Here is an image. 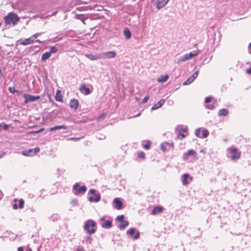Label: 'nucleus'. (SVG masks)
Returning a JSON list of instances; mask_svg holds the SVG:
<instances>
[{
  "label": "nucleus",
  "mask_w": 251,
  "mask_h": 251,
  "mask_svg": "<svg viewBox=\"0 0 251 251\" xmlns=\"http://www.w3.org/2000/svg\"><path fill=\"white\" fill-rule=\"evenodd\" d=\"M95 190L93 189H91L89 191V194H91L93 195V197H90L88 198V200L91 202H98L100 201V195L99 193H96Z\"/></svg>",
  "instance_id": "obj_7"
},
{
  "label": "nucleus",
  "mask_w": 251,
  "mask_h": 251,
  "mask_svg": "<svg viewBox=\"0 0 251 251\" xmlns=\"http://www.w3.org/2000/svg\"><path fill=\"white\" fill-rule=\"evenodd\" d=\"M1 156H0V158L1 157Z\"/></svg>",
  "instance_id": "obj_60"
},
{
  "label": "nucleus",
  "mask_w": 251,
  "mask_h": 251,
  "mask_svg": "<svg viewBox=\"0 0 251 251\" xmlns=\"http://www.w3.org/2000/svg\"><path fill=\"white\" fill-rule=\"evenodd\" d=\"M25 98L24 103L26 104L29 102H33L40 99V96H33L28 94L24 95Z\"/></svg>",
  "instance_id": "obj_8"
},
{
  "label": "nucleus",
  "mask_w": 251,
  "mask_h": 251,
  "mask_svg": "<svg viewBox=\"0 0 251 251\" xmlns=\"http://www.w3.org/2000/svg\"><path fill=\"white\" fill-rule=\"evenodd\" d=\"M74 251H85L84 248L82 246L77 247Z\"/></svg>",
  "instance_id": "obj_41"
},
{
  "label": "nucleus",
  "mask_w": 251,
  "mask_h": 251,
  "mask_svg": "<svg viewBox=\"0 0 251 251\" xmlns=\"http://www.w3.org/2000/svg\"><path fill=\"white\" fill-rule=\"evenodd\" d=\"M26 251H32V250L30 248H28L26 250Z\"/></svg>",
  "instance_id": "obj_57"
},
{
  "label": "nucleus",
  "mask_w": 251,
  "mask_h": 251,
  "mask_svg": "<svg viewBox=\"0 0 251 251\" xmlns=\"http://www.w3.org/2000/svg\"><path fill=\"white\" fill-rule=\"evenodd\" d=\"M169 78L168 75H161L157 78V81L160 83H164L166 82Z\"/></svg>",
  "instance_id": "obj_23"
},
{
  "label": "nucleus",
  "mask_w": 251,
  "mask_h": 251,
  "mask_svg": "<svg viewBox=\"0 0 251 251\" xmlns=\"http://www.w3.org/2000/svg\"><path fill=\"white\" fill-rule=\"evenodd\" d=\"M189 176L188 174H185L181 176V181L183 185H186L188 184L187 179Z\"/></svg>",
  "instance_id": "obj_25"
},
{
  "label": "nucleus",
  "mask_w": 251,
  "mask_h": 251,
  "mask_svg": "<svg viewBox=\"0 0 251 251\" xmlns=\"http://www.w3.org/2000/svg\"><path fill=\"white\" fill-rule=\"evenodd\" d=\"M96 226V222L92 220H88L84 224L83 228L86 233L91 235L96 232L95 226Z\"/></svg>",
  "instance_id": "obj_2"
},
{
  "label": "nucleus",
  "mask_w": 251,
  "mask_h": 251,
  "mask_svg": "<svg viewBox=\"0 0 251 251\" xmlns=\"http://www.w3.org/2000/svg\"><path fill=\"white\" fill-rule=\"evenodd\" d=\"M196 152L193 150H190L187 152H184L182 155V159L184 161H186L188 159L190 156L195 155Z\"/></svg>",
  "instance_id": "obj_13"
},
{
  "label": "nucleus",
  "mask_w": 251,
  "mask_h": 251,
  "mask_svg": "<svg viewBox=\"0 0 251 251\" xmlns=\"http://www.w3.org/2000/svg\"><path fill=\"white\" fill-rule=\"evenodd\" d=\"M8 90L9 92L12 94H14L16 92H17L18 91L16 90L15 88L14 87H10L8 88Z\"/></svg>",
  "instance_id": "obj_37"
},
{
  "label": "nucleus",
  "mask_w": 251,
  "mask_h": 251,
  "mask_svg": "<svg viewBox=\"0 0 251 251\" xmlns=\"http://www.w3.org/2000/svg\"><path fill=\"white\" fill-rule=\"evenodd\" d=\"M41 33H36L34 34H33L32 37H33V38H37L38 37H39V36H40L41 35Z\"/></svg>",
  "instance_id": "obj_47"
},
{
  "label": "nucleus",
  "mask_w": 251,
  "mask_h": 251,
  "mask_svg": "<svg viewBox=\"0 0 251 251\" xmlns=\"http://www.w3.org/2000/svg\"><path fill=\"white\" fill-rule=\"evenodd\" d=\"M58 92H60V91H59V90L57 91L56 94V96H55V100L57 101H63L62 97L58 94Z\"/></svg>",
  "instance_id": "obj_32"
},
{
  "label": "nucleus",
  "mask_w": 251,
  "mask_h": 251,
  "mask_svg": "<svg viewBox=\"0 0 251 251\" xmlns=\"http://www.w3.org/2000/svg\"><path fill=\"white\" fill-rule=\"evenodd\" d=\"M124 35L126 39H129L131 37V32L128 28H125L124 29Z\"/></svg>",
  "instance_id": "obj_24"
},
{
  "label": "nucleus",
  "mask_w": 251,
  "mask_h": 251,
  "mask_svg": "<svg viewBox=\"0 0 251 251\" xmlns=\"http://www.w3.org/2000/svg\"><path fill=\"white\" fill-rule=\"evenodd\" d=\"M246 72L248 74H251V66L250 67L249 69L246 70Z\"/></svg>",
  "instance_id": "obj_50"
},
{
  "label": "nucleus",
  "mask_w": 251,
  "mask_h": 251,
  "mask_svg": "<svg viewBox=\"0 0 251 251\" xmlns=\"http://www.w3.org/2000/svg\"><path fill=\"white\" fill-rule=\"evenodd\" d=\"M24 201L23 199H20L19 203V207L20 208H22L24 207Z\"/></svg>",
  "instance_id": "obj_39"
},
{
  "label": "nucleus",
  "mask_w": 251,
  "mask_h": 251,
  "mask_svg": "<svg viewBox=\"0 0 251 251\" xmlns=\"http://www.w3.org/2000/svg\"><path fill=\"white\" fill-rule=\"evenodd\" d=\"M1 126V125H0V127Z\"/></svg>",
  "instance_id": "obj_61"
},
{
  "label": "nucleus",
  "mask_w": 251,
  "mask_h": 251,
  "mask_svg": "<svg viewBox=\"0 0 251 251\" xmlns=\"http://www.w3.org/2000/svg\"><path fill=\"white\" fill-rule=\"evenodd\" d=\"M201 132V128H197L195 130V135L198 137H200V133Z\"/></svg>",
  "instance_id": "obj_40"
},
{
  "label": "nucleus",
  "mask_w": 251,
  "mask_h": 251,
  "mask_svg": "<svg viewBox=\"0 0 251 251\" xmlns=\"http://www.w3.org/2000/svg\"><path fill=\"white\" fill-rule=\"evenodd\" d=\"M85 56L89 59L93 61L101 59L100 53L95 54L92 53L85 54Z\"/></svg>",
  "instance_id": "obj_14"
},
{
  "label": "nucleus",
  "mask_w": 251,
  "mask_h": 251,
  "mask_svg": "<svg viewBox=\"0 0 251 251\" xmlns=\"http://www.w3.org/2000/svg\"><path fill=\"white\" fill-rule=\"evenodd\" d=\"M13 208L14 209H17L18 208V206L16 204H15L13 205Z\"/></svg>",
  "instance_id": "obj_54"
},
{
  "label": "nucleus",
  "mask_w": 251,
  "mask_h": 251,
  "mask_svg": "<svg viewBox=\"0 0 251 251\" xmlns=\"http://www.w3.org/2000/svg\"><path fill=\"white\" fill-rule=\"evenodd\" d=\"M227 155L232 160H235L240 158L241 153L235 148L231 147L227 149Z\"/></svg>",
  "instance_id": "obj_3"
},
{
  "label": "nucleus",
  "mask_w": 251,
  "mask_h": 251,
  "mask_svg": "<svg viewBox=\"0 0 251 251\" xmlns=\"http://www.w3.org/2000/svg\"><path fill=\"white\" fill-rule=\"evenodd\" d=\"M249 52L251 54V43L249 44Z\"/></svg>",
  "instance_id": "obj_51"
},
{
  "label": "nucleus",
  "mask_w": 251,
  "mask_h": 251,
  "mask_svg": "<svg viewBox=\"0 0 251 251\" xmlns=\"http://www.w3.org/2000/svg\"><path fill=\"white\" fill-rule=\"evenodd\" d=\"M194 79H193L191 76H190L184 83L183 85H189L190 83H191L192 82H193Z\"/></svg>",
  "instance_id": "obj_31"
},
{
  "label": "nucleus",
  "mask_w": 251,
  "mask_h": 251,
  "mask_svg": "<svg viewBox=\"0 0 251 251\" xmlns=\"http://www.w3.org/2000/svg\"><path fill=\"white\" fill-rule=\"evenodd\" d=\"M116 220L118 222L122 223L125 221L124 220V216L123 215L118 216L117 217Z\"/></svg>",
  "instance_id": "obj_35"
},
{
  "label": "nucleus",
  "mask_w": 251,
  "mask_h": 251,
  "mask_svg": "<svg viewBox=\"0 0 251 251\" xmlns=\"http://www.w3.org/2000/svg\"><path fill=\"white\" fill-rule=\"evenodd\" d=\"M20 20V17L17 14L13 12H10L4 17L5 24L7 25H15Z\"/></svg>",
  "instance_id": "obj_1"
},
{
  "label": "nucleus",
  "mask_w": 251,
  "mask_h": 251,
  "mask_svg": "<svg viewBox=\"0 0 251 251\" xmlns=\"http://www.w3.org/2000/svg\"><path fill=\"white\" fill-rule=\"evenodd\" d=\"M138 157L140 158H145V153L143 151H139L138 152Z\"/></svg>",
  "instance_id": "obj_44"
},
{
  "label": "nucleus",
  "mask_w": 251,
  "mask_h": 251,
  "mask_svg": "<svg viewBox=\"0 0 251 251\" xmlns=\"http://www.w3.org/2000/svg\"><path fill=\"white\" fill-rule=\"evenodd\" d=\"M149 96H146L143 100H142V102L143 103H146L148 100H149Z\"/></svg>",
  "instance_id": "obj_46"
},
{
  "label": "nucleus",
  "mask_w": 251,
  "mask_h": 251,
  "mask_svg": "<svg viewBox=\"0 0 251 251\" xmlns=\"http://www.w3.org/2000/svg\"><path fill=\"white\" fill-rule=\"evenodd\" d=\"M129 225V223L127 221H124V222H122L120 225L118 226V228L121 230H123L125 229V228L127 226Z\"/></svg>",
  "instance_id": "obj_22"
},
{
  "label": "nucleus",
  "mask_w": 251,
  "mask_h": 251,
  "mask_svg": "<svg viewBox=\"0 0 251 251\" xmlns=\"http://www.w3.org/2000/svg\"><path fill=\"white\" fill-rule=\"evenodd\" d=\"M79 91L84 95H87L90 94L91 92L90 89L86 87L84 84H82L79 89Z\"/></svg>",
  "instance_id": "obj_15"
},
{
  "label": "nucleus",
  "mask_w": 251,
  "mask_h": 251,
  "mask_svg": "<svg viewBox=\"0 0 251 251\" xmlns=\"http://www.w3.org/2000/svg\"><path fill=\"white\" fill-rule=\"evenodd\" d=\"M126 234L132 237L134 239H137L140 236V232L136 230L135 228L132 227L126 231Z\"/></svg>",
  "instance_id": "obj_10"
},
{
  "label": "nucleus",
  "mask_w": 251,
  "mask_h": 251,
  "mask_svg": "<svg viewBox=\"0 0 251 251\" xmlns=\"http://www.w3.org/2000/svg\"><path fill=\"white\" fill-rule=\"evenodd\" d=\"M186 61V59H185V57H184V55H182V56H179L178 58H177L176 60H175V62L176 63H177V64H179L181 62H183V61Z\"/></svg>",
  "instance_id": "obj_30"
},
{
  "label": "nucleus",
  "mask_w": 251,
  "mask_h": 251,
  "mask_svg": "<svg viewBox=\"0 0 251 251\" xmlns=\"http://www.w3.org/2000/svg\"><path fill=\"white\" fill-rule=\"evenodd\" d=\"M163 208L161 206H155L151 212V215H156L162 212Z\"/></svg>",
  "instance_id": "obj_21"
},
{
  "label": "nucleus",
  "mask_w": 251,
  "mask_h": 251,
  "mask_svg": "<svg viewBox=\"0 0 251 251\" xmlns=\"http://www.w3.org/2000/svg\"><path fill=\"white\" fill-rule=\"evenodd\" d=\"M206 107L209 109H212L214 108V106L212 104H208L206 105Z\"/></svg>",
  "instance_id": "obj_45"
},
{
  "label": "nucleus",
  "mask_w": 251,
  "mask_h": 251,
  "mask_svg": "<svg viewBox=\"0 0 251 251\" xmlns=\"http://www.w3.org/2000/svg\"><path fill=\"white\" fill-rule=\"evenodd\" d=\"M57 50H58L56 47L52 46L50 48V51L49 52H50V54H51L52 53H56L57 51Z\"/></svg>",
  "instance_id": "obj_34"
},
{
  "label": "nucleus",
  "mask_w": 251,
  "mask_h": 251,
  "mask_svg": "<svg viewBox=\"0 0 251 251\" xmlns=\"http://www.w3.org/2000/svg\"><path fill=\"white\" fill-rule=\"evenodd\" d=\"M139 115H140V114L139 113V114H138V115H136V116H139Z\"/></svg>",
  "instance_id": "obj_59"
},
{
  "label": "nucleus",
  "mask_w": 251,
  "mask_h": 251,
  "mask_svg": "<svg viewBox=\"0 0 251 251\" xmlns=\"http://www.w3.org/2000/svg\"><path fill=\"white\" fill-rule=\"evenodd\" d=\"M40 151L39 148H35L34 149H30L23 151L22 153L23 155L26 156H32L35 155Z\"/></svg>",
  "instance_id": "obj_6"
},
{
  "label": "nucleus",
  "mask_w": 251,
  "mask_h": 251,
  "mask_svg": "<svg viewBox=\"0 0 251 251\" xmlns=\"http://www.w3.org/2000/svg\"><path fill=\"white\" fill-rule=\"evenodd\" d=\"M105 116V114H104V113L102 114L100 116L97 117V120L98 121H101L104 118Z\"/></svg>",
  "instance_id": "obj_38"
},
{
  "label": "nucleus",
  "mask_w": 251,
  "mask_h": 251,
  "mask_svg": "<svg viewBox=\"0 0 251 251\" xmlns=\"http://www.w3.org/2000/svg\"><path fill=\"white\" fill-rule=\"evenodd\" d=\"M43 128H42V129H41L40 130L36 131V133H38V132H40V131H43Z\"/></svg>",
  "instance_id": "obj_56"
},
{
  "label": "nucleus",
  "mask_w": 251,
  "mask_h": 251,
  "mask_svg": "<svg viewBox=\"0 0 251 251\" xmlns=\"http://www.w3.org/2000/svg\"><path fill=\"white\" fill-rule=\"evenodd\" d=\"M51 54H50V52H49V51H47L46 52H45L43 54L42 56V57H41V60L42 61H46V60H47L48 59H49L50 56Z\"/></svg>",
  "instance_id": "obj_29"
},
{
  "label": "nucleus",
  "mask_w": 251,
  "mask_h": 251,
  "mask_svg": "<svg viewBox=\"0 0 251 251\" xmlns=\"http://www.w3.org/2000/svg\"><path fill=\"white\" fill-rule=\"evenodd\" d=\"M198 74H199V71H197L191 76V77L193 78V79L195 80V79L198 77Z\"/></svg>",
  "instance_id": "obj_42"
},
{
  "label": "nucleus",
  "mask_w": 251,
  "mask_h": 251,
  "mask_svg": "<svg viewBox=\"0 0 251 251\" xmlns=\"http://www.w3.org/2000/svg\"><path fill=\"white\" fill-rule=\"evenodd\" d=\"M112 221L111 220H106L104 217H102L100 219V223L101 227L105 228H109L112 226Z\"/></svg>",
  "instance_id": "obj_11"
},
{
  "label": "nucleus",
  "mask_w": 251,
  "mask_h": 251,
  "mask_svg": "<svg viewBox=\"0 0 251 251\" xmlns=\"http://www.w3.org/2000/svg\"><path fill=\"white\" fill-rule=\"evenodd\" d=\"M176 130L178 133V138L181 140L185 137H186V135L184 134V133L186 132L188 129V127L187 126H182V125H178L176 127Z\"/></svg>",
  "instance_id": "obj_4"
},
{
  "label": "nucleus",
  "mask_w": 251,
  "mask_h": 251,
  "mask_svg": "<svg viewBox=\"0 0 251 251\" xmlns=\"http://www.w3.org/2000/svg\"><path fill=\"white\" fill-rule=\"evenodd\" d=\"M71 204L74 206H77L78 205V201L76 199H74L71 201Z\"/></svg>",
  "instance_id": "obj_36"
},
{
  "label": "nucleus",
  "mask_w": 251,
  "mask_h": 251,
  "mask_svg": "<svg viewBox=\"0 0 251 251\" xmlns=\"http://www.w3.org/2000/svg\"><path fill=\"white\" fill-rule=\"evenodd\" d=\"M117 56V53L115 51H108L100 53L101 59H112L114 58Z\"/></svg>",
  "instance_id": "obj_9"
},
{
  "label": "nucleus",
  "mask_w": 251,
  "mask_h": 251,
  "mask_svg": "<svg viewBox=\"0 0 251 251\" xmlns=\"http://www.w3.org/2000/svg\"><path fill=\"white\" fill-rule=\"evenodd\" d=\"M199 52L197 50H193L192 52H189V53H186L184 55L185 59L186 60L190 59L193 57L196 56L198 55Z\"/></svg>",
  "instance_id": "obj_18"
},
{
  "label": "nucleus",
  "mask_w": 251,
  "mask_h": 251,
  "mask_svg": "<svg viewBox=\"0 0 251 251\" xmlns=\"http://www.w3.org/2000/svg\"><path fill=\"white\" fill-rule=\"evenodd\" d=\"M67 126L64 125H61V126L59 125V126H55L53 127H51L50 128V131H52L57 130V129H67Z\"/></svg>",
  "instance_id": "obj_26"
},
{
  "label": "nucleus",
  "mask_w": 251,
  "mask_h": 251,
  "mask_svg": "<svg viewBox=\"0 0 251 251\" xmlns=\"http://www.w3.org/2000/svg\"><path fill=\"white\" fill-rule=\"evenodd\" d=\"M79 105V101L77 100L73 99L70 100V106L71 109L76 110Z\"/></svg>",
  "instance_id": "obj_16"
},
{
  "label": "nucleus",
  "mask_w": 251,
  "mask_h": 251,
  "mask_svg": "<svg viewBox=\"0 0 251 251\" xmlns=\"http://www.w3.org/2000/svg\"><path fill=\"white\" fill-rule=\"evenodd\" d=\"M228 110L225 108H223V109H220L218 112V115L219 116H226L228 115Z\"/></svg>",
  "instance_id": "obj_28"
},
{
  "label": "nucleus",
  "mask_w": 251,
  "mask_h": 251,
  "mask_svg": "<svg viewBox=\"0 0 251 251\" xmlns=\"http://www.w3.org/2000/svg\"><path fill=\"white\" fill-rule=\"evenodd\" d=\"M79 139H80L79 138H71L70 139V140H75V141H77V140H78Z\"/></svg>",
  "instance_id": "obj_53"
},
{
  "label": "nucleus",
  "mask_w": 251,
  "mask_h": 251,
  "mask_svg": "<svg viewBox=\"0 0 251 251\" xmlns=\"http://www.w3.org/2000/svg\"><path fill=\"white\" fill-rule=\"evenodd\" d=\"M166 0L168 2L170 0Z\"/></svg>",
  "instance_id": "obj_58"
},
{
  "label": "nucleus",
  "mask_w": 251,
  "mask_h": 251,
  "mask_svg": "<svg viewBox=\"0 0 251 251\" xmlns=\"http://www.w3.org/2000/svg\"><path fill=\"white\" fill-rule=\"evenodd\" d=\"M91 238L90 236H87L86 237V242H87L88 241H89V243H91Z\"/></svg>",
  "instance_id": "obj_49"
},
{
  "label": "nucleus",
  "mask_w": 251,
  "mask_h": 251,
  "mask_svg": "<svg viewBox=\"0 0 251 251\" xmlns=\"http://www.w3.org/2000/svg\"><path fill=\"white\" fill-rule=\"evenodd\" d=\"M208 134H209L208 131L207 129H204L202 130V134L201 136L200 137H201L202 138H205L208 136Z\"/></svg>",
  "instance_id": "obj_33"
},
{
  "label": "nucleus",
  "mask_w": 251,
  "mask_h": 251,
  "mask_svg": "<svg viewBox=\"0 0 251 251\" xmlns=\"http://www.w3.org/2000/svg\"><path fill=\"white\" fill-rule=\"evenodd\" d=\"M211 100V98L209 97H206L205 99V102L206 103H209L210 102Z\"/></svg>",
  "instance_id": "obj_48"
},
{
  "label": "nucleus",
  "mask_w": 251,
  "mask_h": 251,
  "mask_svg": "<svg viewBox=\"0 0 251 251\" xmlns=\"http://www.w3.org/2000/svg\"><path fill=\"white\" fill-rule=\"evenodd\" d=\"M168 3L166 0H157L155 2L156 7L157 9H160L164 7Z\"/></svg>",
  "instance_id": "obj_17"
},
{
  "label": "nucleus",
  "mask_w": 251,
  "mask_h": 251,
  "mask_svg": "<svg viewBox=\"0 0 251 251\" xmlns=\"http://www.w3.org/2000/svg\"><path fill=\"white\" fill-rule=\"evenodd\" d=\"M165 100L162 99L160 100L157 103H155L151 107V110H154L157 109L161 107L165 103Z\"/></svg>",
  "instance_id": "obj_20"
},
{
  "label": "nucleus",
  "mask_w": 251,
  "mask_h": 251,
  "mask_svg": "<svg viewBox=\"0 0 251 251\" xmlns=\"http://www.w3.org/2000/svg\"><path fill=\"white\" fill-rule=\"evenodd\" d=\"M18 251H24V249L22 247H20L18 248Z\"/></svg>",
  "instance_id": "obj_52"
},
{
  "label": "nucleus",
  "mask_w": 251,
  "mask_h": 251,
  "mask_svg": "<svg viewBox=\"0 0 251 251\" xmlns=\"http://www.w3.org/2000/svg\"><path fill=\"white\" fill-rule=\"evenodd\" d=\"M113 203L115 204V207L117 209H121L123 207V202L120 200L119 198H115L113 200Z\"/></svg>",
  "instance_id": "obj_19"
},
{
  "label": "nucleus",
  "mask_w": 251,
  "mask_h": 251,
  "mask_svg": "<svg viewBox=\"0 0 251 251\" xmlns=\"http://www.w3.org/2000/svg\"><path fill=\"white\" fill-rule=\"evenodd\" d=\"M1 126L2 127L3 129L4 130H6L8 129L9 126L6 124L2 123L1 125Z\"/></svg>",
  "instance_id": "obj_43"
},
{
  "label": "nucleus",
  "mask_w": 251,
  "mask_h": 251,
  "mask_svg": "<svg viewBox=\"0 0 251 251\" xmlns=\"http://www.w3.org/2000/svg\"><path fill=\"white\" fill-rule=\"evenodd\" d=\"M57 215H53L52 216V217H54V219H57Z\"/></svg>",
  "instance_id": "obj_55"
},
{
  "label": "nucleus",
  "mask_w": 251,
  "mask_h": 251,
  "mask_svg": "<svg viewBox=\"0 0 251 251\" xmlns=\"http://www.w3.org/2000/svg\"><path fill=\"white\" fill-rule=\"evenodd\" d=\"M151 142L150 141H144L142 143V147L145 150H149L151 147Z\"/></svg>",
  "instance_id": "obj_27"
},
{
  "label": "nucleus",
  "mask_w": 251,
  "mask_h": 251,
  "mask_svg": "<svg viewBox=\"0 0 251 251\" xmlns=\"http://www.w3.org/2000/svg\"><path fill=\"white\" fill-rule=\"evenodd\" d=\"M34 42H38L39 43H42V42L40 41L39 40H38V39L34 41V40L33 39V37H31L30 38L24 39L21 42L20 44H21V45L25 46V45H29L30 44L33 43Z\"/></svg>",
  "instance_id": "obj_12"
},
{
  "label": "nucleus",
  "mask_w": 251,
  "mask_h": 251,
  "mask_svg": "<svg viewBox=\"0 0 251 251\" xmlns=\"http://www.w3.org/2000/svg\"><path fill=\"white\" fill-rule=\"evenodd\" d=\"M73 189L75 195H79L81 194H84L87 191V187L85 186H80L78 183H75L73 187Z\"/></svg>",
  "instance_id": "obj_5"
}]
</instances>
